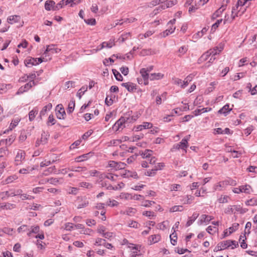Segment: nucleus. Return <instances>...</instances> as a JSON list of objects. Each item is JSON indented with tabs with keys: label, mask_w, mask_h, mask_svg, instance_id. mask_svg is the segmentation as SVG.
I'll return each instance as SVG.
<instances>
[{
	"label": "nucleus",
	"mask_w": 257,
	"mask_h": 257,
	"mask_svg": "<svg viewBox=\"0 0 257 257\" xmlns=\"http://www.w3.org/2000/svg\"><path fill=\"white\" fill-rule=\"evenodd\" d=\"M211 56L210 53L208 52L207 51L205 53H204L199 59L198 61L199 63H202L206 61H208L210 57Z\"/></svg>",
	"instance_id": "e433bc0d"
},
{
	"label": "nucleus",
	"mask_w": 257,
	"mask_h": 257,
	"mask_svg": "<svg viewBox=\"0 0 257 257\" xmlns=\"http://www.w3.org/2000/svg\"><path fill=\"white\" fill-rule=\"evenodd\" d=\"M16 139V136L15 135H11L6 140V145L10 146L14 142Z\"/></svg>",
	"instance_id": "bf43d9fd"
},
{
	"label": "nucleus",
	"mask_w": 257,
	"mask_h": 257,
	"mask_svg": "<svg viewBox=\"0 0 257 257\" xmlns=\"http://www.w3.org/2000/svg\"><path fill=\"white\" fill-rule=\"evenodd\" d=\"M56 169L55 166H51L47 168L46 170H44L43 173H42L43 176H48L52 173L56 174Z\"/></svg>",
	"instance_id": "473e14b6"
},
{
	"label": "nucleus",
	"mask_w": 257,
	"mask_h": 257,
	"mask_svg": "<svg viewBox=\"0 0 257 257\" xmlns=\"http://www.w3.org/2000/svg\"><path fill=\"white\" fill-rule=\"evenodd\" d=\"M68 169L71 171L77 172H83V171L87 170V168L86 167H77L76 168L72 167Z\"/></svg>",
	"instance_id": "4d7b16f0"
},
{
	"label": "nucleus",
	"mask_w": 257,
	"mask_h": 257,
	"mask_svg": "<svg viewBox=\"0 0 257 257\" xmlns=\"http://www.w3.org/2000/svg\"><path fill=\"white\" fill-rule=\"evenodd\" d=\"M212 108L211 107H205L201 109H197L194 110L193 113L195 116H198L202 113L207 112L211 111Z\"/></svg>",
	"instance_id": "c756f323"
},
{
	"label": "nucleus",
	"mask_w": 257,
	"mask_h": 257,
	"mask_svg": "<svg viewBox=\"0 0 257 257\" xmlns=\"http://www.w3.org/2000/svg\"><path fill=\"white\" fill-rule=\"evenodd\" d=\"M190 139V135H188L184 137L182 141L178 144H176L173 145V147L171 149V151H174L175 150H178L181 149L185 151V153L187 152L186 149L188 147V141Z\"/></svg>",
	"instance_id": "f03ea898"
},
{
	"label": "nucleus",
	"mask_w": 257,
	"mask_h": 257,
	"mask_svg": "<svg viewBox=\"0 0 257 257\" xmlns=\"http://www.w3.org/2000/svg\"><path fill=\"white\" fill-rule=\"evenodd\" d=\"M20 121V119L18 117L15 118L13 119L10 125L9 131H12L13 129H14L19 123V122Z\"/></svg>",
	"instance_id": "a18cd8bd"
},
{
	"label": "nucleus",
	"mask_w": 257,
	"mask_h": 257,
	"mask_svg": "<svg viewBox=\"0 0 257 257\" xmlns=\"http://www.w3.org/2000/svg\"><path fill=\"white\" fill-rule=\"evenodd\" d=\"M232 240H227L220 242V245L223 249H225L231 246Z\"/></svg>",
	"instance_id": "de8ad7c7"
},
{
	"label": "nucleus",
	"mask_w": 257,
	"mask_h": 257,
	"mask_svg": "<svg viewBox=\"0 0 257 257\" xmlns=\"http://www.w3.org/2000/svg\"><path fill=\"white\" fill-rule=\"evenodd\" d=\"M126 164L120 162H117L113 161V170H121L125 168Z\"/></svg>",
	"instance_id": "c9c22d12"
},
{
	"label": "nucleus",
	"mask_w": 257,
	"mask_h": 257,
	"mask_svg": "<svg viewBox=\"0 0 257 257\" xmlns=\"http://www.w3.org/2000/svg\"><path fill=\"white\" fill-rule=\"evenodd\" d=\"M225 10V6H221L219 9L216 10L212 15L211 19L214 20L220 17L223 11Z\"/></svg>",
	"instance_id": "a878e982"
},
{
	"label": "nucleus",
	"mask_w": 257,
	"mask_h": 257,
	"mask_svg": "<svg viewBox=\"0 0 257 257\" xmlns=\"http://www.w3.org/2000/svg\"><path fill=\"white\" fill-rule=\"evenodd\" d=\"M75 228V225L72 223H66L64 224V229L67 231H71Z\"/></svg>",
	"instance_id": "5fc2aeb1"
},
{
	"label": "nucleus",
	"mask_w": 257,
	"mask_h": 257,
	"mask_svg": "<svg viewBox=\"0 0 257 257\" xmlns=\"http://www.w3.org/2000/svg\"><path fill=\"white\" fill-rule=\"evenodd\" d=\"M241 193H244L247 194H250L253 192L252 187L248 184L240 186Z\"/></svg>",
	"instance_id": "393cba45"
},
{
	"label": "nucleus",
	"mask_w": 257,
	"mask_h": 257,
	"mask_svg": "<svg viewBox=\"0 0 257 257\" xmlns=\"http://www.w3.org/2000/svg\"><path fill=\"white\" fill-rule=\"evenodd\" d=\"M38 110L37 108H35L30 111L29 113V120L32 121L35 118L36 114L38 113Z\"/></svg>",
	"instance_id": "49530a36"
},
{
	"label": "nucleus",
	"mask_w": 257,
	"mask_h": 257,
	"mask_svg": "<svg viewBox=\"0 0 257 257\" xmlns=\"http://www.w3.org/2000/svg\"><path fill=\"white\" fill-rule=\"evenodd\" d=\"M170 238L171 240V243L175 245L177 243V234L175 232V230H174V232L171 233L170 235Z\"/></svg>",
	"instance_id": "3c124183"
},
{
	"label": "nucleus",
	"mask_w": 257,
	"mask_h": 257,
	"mask_svg": "<svg viewBox=\"0 0 257 257\" xmlns=\"http://www.w3.org/2000/svg\"><path fill=\"white\" fill-rule=\"evenodd\" d=\"M153 127V124L149 122H143L142 124L138 125L134 127L136 132L142 131L143 130L149 129Z\"/></svg>",
	"instance_id": "9b49d317"
},
{
	"label": "nucleus",
	"mask_w": 257,
	"mask_h": 257,
	"mask_svg": "<svg viewBox=\"0 0 257 257\" xmlns=\"http://www.w3.org/2000/svg\"><path fill=\"white\" fill-rule=\"evenodd\" d=\"M161 239V236L159 234H154L151 235L148 239V241L151 244L159 242Z\"/></svg>",
	"instance_id": "bb28decb"
},
{
	"label": "nucleus",
	"mask_w": 257,
	"mask_h": 257,
	"mask_svg": "<svg viewBox=\"0 0 257 257\" xmlns=\"http://www.w3.org/2000/svg\"><path fill=\"white\" fill-rule=\"evenodd\" d=\"M56 120L53 114H50L47 120V124L49 125H52L55 123Z\"/></svg>",
	"instance_id": "774afa93"
},
{
	"label": "nucleus",
	"mask_w": 257,
	"mask_h": 257,
	"mask_svg": "<svg viewBox=\"0 0 257 257\" xmlns=\"http://www.w3.org/2000/svg\"><path fill=\"white\" fill-rule=\"evenodd\" d=\"M224 49V45L222 43L219 44L217 46L213 49H209L208 51L210 53L211 56H215L219 54Z\"/></svg>",
	"instance_id": "f8f14e48"
},
{
	"label": "nucleus",
	"mask_w": 257,
	"mask_h": 257,
	"mask_svg": "<svg viewBox=\"0 0 257 257\" xmlns=\"http://www.w3.org/2000/svg\"><path fill=\"white\" fill-rule=\"evenodd\" d=\"M246 206H256L257 205V196L253 197L245 202Z\"/></svg>",
	"instance_id": "c03bdc74"
},
{
	"label": "nucleus",
	"mask_w": 257,
	"mask_h": 257,
	"mask_svg": "<svg viewBox=\"0 0 257 257\" xmlns=\"http://www.w3.org/2000/svg\"><path fill=\"white\" fill-rule=\"evenodd\" d=\"M209 222L208 215L203 214L200 216L199 220L198 221V224L200 225L205 223L207 224Z\"/></svg>",
	"instance_id": "f704fd0d"
},
{
	"label": "nucleus",
	"mask_w": 257,
	"mask_h": 257,
	"mask_svg": "<svg viewBox=\"0 0 257 257\" xmlns=\"http://www.w3.org/2000/svg\"><path fill=\"white\" fill-rule=\"evenodd\" d=\"M45 8L47 11H56L57 8L53 1H47L45 4Z\"/></svg>",
	"instance_id": "a211bd4d"
},
{
	"label": "nucleus",
	"mask_w": 257,
	"mask_h": 257,
	"mask_svg": "<svg viewBox=\"0 0 257 257\" xmlns=\"http://www.w3.org/2000/svg\"><path fill=\"white\" fill-rule=\"evenodd\" d=\"M40 231V228L39 225H37L32 226L27 232V235L30 237L32 236L33 233L38 234Z\"/></svg>",
	"instance_id": "4be33fe9"
},
{
	"label": "nucleus",
	"mask_w": 257,
	"mask_h": 257,
	"mask_svg": "<svg viewBox=\"0 0 257 257\" xmlns=\"http://www.w3.org/2000/svg\"><path fill=\"white\" fill-rule=\"evenodd\" d=\"M140 115V113L136 112L130 117L126 116L121 117L113 124V130H115V131L122 130L125 127L124 123L125 122H133L136 121Z\"/></svg>",
	"instance_id": "f257e3e1"
},
{
	"label": "nucleus",
	"mask_w": 257,
	"mask_h": 257,
	"mask_svg": "<svg viewBox=\"0 0 257 257\" xmlns=\"http://www.w3.org/2000/svg\"><path fill=\"white\" fill-rule=\"evenodd\" d=\"M75 105V100L74 99L71 100L68 104V112L71 113L74 110Z\"/></svg>",
	"instance_id": "6e6d98bb"
},
{
	"label": "nucleus",
	"mask_w": 257,
	"mask_h": 257,
	"mask_svg": "<svg viewBox=\"0 0 257 257\" xmlns=\"http://www.w3.org/2000/svg\"><path fill=\"white\" fill-rule=\"evenodd\" d=\"M184 210L183 206L182 205H176L171 207L169 209L170 212H175L177 211H182Z\"/></svg>",
	"instance_id": "09e8293b"
},
{
	"label": "nucleus",
	"mask_w": 257,
	"mask_h": 257,
	"mask_svg": "<svg viewBox=\"0 0 257 257\" xmlns=\"http://www.w3.org/2000/svg\"><path fill=\"white\" fill-rule=\"evenodd\" d=\"M78 201H79V203L77 205V208L78 209L84 208L87 206L89 204L88 201L84 198H78Z\"/></svg>",
	"instance_id": "b1692460"
},
{
	"label": "nucleus",
	"mask_w": 257,
	"mask_h": 257,
	"mask_svg": "<svg viewBox=\"0 0 257 257\" xmlns=\"http://www.w3.org/2000/svg\"><path fill=\"white\" fill-rule=\"evenodd\" d=\"M157 52L156 50L152 49L151 48L144 49L142 50L140 52V55L142 56L152 55L156 54Z\"/></svg>",
	"instance_id": "aec40b11"
},
{
	"label": "nucleus",
	"mask_w": 257,
	"mask_h": 257,
	"mask_svg": "<svg viewBox=\"0 0 257 257\" xmlns=\"http://www.w3.org/2000/svg\"><path fill=\"white\" fill-rule=\"evenodd\" d=\"M56 110H58L56 112V116L58 119H64L66 115L65 110L62 107V105L59 104L56 106Z\"/></svg>",
	"instance_id": "4468645a"
},
{
	"label": "nucleus",
	"mask_w": 257,
	"mask_h": 257,
	"mask_svg": "<svg viewBox=\"0 0 257 257\" xmlns=\"http://www.w3.org/2000/svg\"><path fill=\"white\" fill-rule=\"evenodd\" d=\"M218 84V82L216 81H214L213 82H211L209 85V86L207 88L206 90V92L207 93H209L211 92H212L215 88V86L217 85Z\"/></svg>",
	"instance_id": "a19ab883"
},
{
	"label": "nucleus",
	"mask_w": 257,
	"mask_h": 257,
	"mask_svg": "<svg viewBox=\"0 0 257 257\" xmlns=\"http://www.w3.org/2000/svg\"><path fill=\"white\" fill-rule=\"evenodd\" d=\"M227 186L225 180L219 181L214 184L213 189L215 191H221Z\"/></svg>",
	"instance_id": "2eb2a0df"
},
{
	"label": "nucleus",
	"mask_w": 257,
	"mask_h": 257,
	"mask_svg": "<svg viewBox=\"0 0 257 257\" xmlns=\"http://www.w3.org/2000/svg\"><path fill=\"white\" fill-rule=\"evenodd\" d=\"M131 33L130 32H124L122 33L116 41V42L121 43L125 40H128L131 37Z\"/></svg>",
	"instance_id": "6ab92c4d"
},
{
	"label": "nucleus",
	"mask_w": 257,
	"mask_h": 257,
	"mask_svg": "<svg viewBox=\"0 0 257 257\" xmlns=\"http://www.w3.org/2000/svg\"><path fill=\"white\" fill-rule=\"evenodd\" d=\"M153 151L151 150H146L144 153L141 154L143 158H150L152 155Z\"/></svg>",
	"instance_id": "13d9d810"
},
{
	"label": "nucleus",
	"mask_w": 257,
	"mask_h": 257,
	"mask_svg": "<svg viewBox=\"0 0 257 257\" xmlns=\"http://www.w3.org/2000/svg\"><path fill=\"white\" fill-rule=\"evenodd\" d=\"M119 143V140H114L113 141V145L116 146V149L115 151L113 152V156H120V157H123L125 154L126 153V149L127 147L122 144L120 145L119 147H117V145Z\"/></svg>",
	"instance_id": "7ed1b4c3"
},
{
	"label": "nucleus",
	"mask_w": 257,
	"mask_h": 257,
	"mask_svg": "<svg viewBox=\"0 0 257 257\" xmlns=\"http://www.w3.org/2000/svg\"><path fill=\"white\" fill-rule=\"evenodd\" d=\"M137 210L133 207H127L124 210H121L120 213L123 215H127L130 216H134L137 213Z\"/></svg>",
	"instance_id": "f3484780"
},
{
	"label": "nucleus",
	"mask_w": 257,
	"mask_h": 257,
	"mask_svg": "<svg viewBox=\"0 0 257 257\" xmlns=\"http://www.w3.org/2000/svg\"><path fill=\"white\" fill-rule=\"evenodd\" d=\"M87 89V87L86 86L82 87L78 91L77 93V96L79 97V99L81 98V96L83 95L85 91H86Z\"/></svg>",
	"instance_id": "680f3d73"
},
{
	"label": "nucleus",
	"mask_w": 257,
	"mask_h": 257,
	"mask_svg": "<svg viewBox=\"0 0 257 257\" xmlns=\"http://www.w3.org/2000/svg\"><path fill=\"white\" fill-rule=\"evenodd\" d=\"M123 175L126 178H133L137 179L139 178L137 173L135 171L125 170Z\"/></svg>",
	"instance_id": "5701e85b"
},
{
	"label": "nucleus",
	"mask_w": 257,
	"mask_h": 257,
	"mask_svg": "<svg viewBox=\"0 0 257 257\" xmlns=\"http://www.w3.org/2000/svg\"><path fill=\"white\" fill-rule=\"evenodd\" d=\"M121 85L125 87L130 92H133L137 89L136 84L131 82L123 83Z\"/></svg>",
	"instance_id": "cd10ccee"
},
{
	"label": "nucleus",
	"mask_w": 257,
	"mask_h": 257,
	"mask_svg": "<svg viewBox=\"0 0 257 257\" xmlns=\"http://www.w3.org/2000/svg\"><path fill=\"white\" fill-rule=\"evenodd\" d=\"M225 181H226L227 186H234L237 184L236 181L230 178H228L227 179H225Z\"/></svg>",
	"instance_id": "e2e57ef3"
},
{
	"label": "nucleus",
	"mask_w": 257,
	"mask_h": 257,
	"mask_svg": "<svg viewBox=\"0 0 257 257\" xmlns=\"http://www.w3.org/2000/svg\"><path fill=\"white\" fill-rule=\"evenodd\" d=\"M231 110V109L229 108V105L226 104L218 110V113L226 115Z\"/></svg>",
	"instance_id": "72a5a7b5"
},
{
	"label": "nucleus",
	"mask_w": 257,
	"mask_h": 257,
	"mask_svg": "<svg viewBox=\"0 0 257 257\" xmlns=\"http://www.w3.org/2000/svg\"><path fill=\"white\" fill-rule=\"evenodd\" d=\"M140 74H141V76H142L144 80V84L147 85L148 84V80L150 79V76L149 75L148 70H147L146 68H142L140 70Z\"/></svg>",
	"instance_id": "412c9836"
},
{
	"label": "nucleus",
	"mask_w": 257,
	"mask_h": 257,
	"mask_svg": "<svg viewBox=\"0 0 257 257\" xmlns=\"http://www.w3.org/2000/svg\"><path fill=\"white\" fill-rule=\"evenodd\" d=\"M128 226L130 227L138 228L140 227L141 225L138 222L132 220L128 223Z\"/></svg>",
	"instance_id": "052dcab7"
},
{
	"label": "nucleus",
	"mask_w": 257,
	"mask_h": 257,
	"mask_svg": "<svg viewBox=\"0 0 257 257\" xmlns=\"http://www.w3.org/2000/svg\"><path fill=\"white\" fill-rule=\"evenodd\" d=\"M52 108V104L51 103H49L44 106L40 112V116H44L47 111H50Z\"/></svg>",
	"instance_id": "2f4dec72"
},
{
	"label": "nucleus",
	"mask_w": 257,
	"mask_h": 257,
	"mask_svg": "<svg viewBox=\"0 0 257 257\" xmlns=\"http://www.w3.org/2000/svg\"><path fill=\"white\" fill-rule=\"evenodd\" d=\"M21 20V17L18 15L11 16L8 18V22L11 24H13L19 22Z\"/></svg>",
	"instance_id": "7c9ffc66"
},
{
	"label": "nucleus",
	"mask_w": 257,
	"mask_h": 257,
	"mask_svg": "<svg viewBox=\"0 0 257 257\" xmlns=\"http://www.w3.org/2000/svg\"><path fill=\"white\" fill-rule=\"evenodd\" d=\"M241 209L239 205H229L224 210V213L227 214L235 213V212H239Z\"/></svg>",
	"instance_id": "6e6552de"
},
{
	"label": "nucleus",
	"mask_w": 257,
	"mask_h": 257,
	"mask_svg": "<svg viewBox=\"0 0 257 257\" xmlns=\"http://www.w3.org/2000/svg\"><path fill=\"white\" fill-rule=\"evenodd\" d=\"M36 85L35 82H33L32 81H29L28 83H26L24 86H21L18 91L17 92V94H21L25 92H27L33 86Z\"/></svg>",
	"instance_id": "423d86ee"
},
{
	"label": "nucleus",
	"mask_w": 257,
	"mask_h": 257,
	"mask_svg": "<svg viewBox=\"0 0 257 257\" xmlns=\"http://www.w3.org/2000/svg\"><path fill=\"white\" fill-rule=\"evenodd\" d=\"M90 154V153H88L78 156L75 159V161L76 162H81L86 161L89 159Z\"/></svg>",
	"instance_id": "58836bf2"
},
{
	"label": "nucleus",
	"mask_w": 257,
	"mask_h": 257,
	"mask_svg": "<svg viewBox=\"0 0 257 257\" xmlns=\"http://www.w3.org/2000/svg\"><path fill=\"white\" fill-rule=\"evenodd\" d=\"M239 227V224L238 223H234L232 224V226L229 227L228 231L229 234H231L233 232L237 230Z\"/></svg>",
	"instance_id": "603ef678"
},
{
	"label": "nucleus",
	"mask_w": 257,
	"mask_h": 257,
	"mask_svg": "<svg viewBox=\"0 0 257 257\" xmlns=\"http://www.w3.org/2000/svg\"><path fill=\"white\" fill-rule=\"evenodd\" d=\"M194 199V197L191 195H187L182 196L180 199L181 202L183 204H190Z\"/></svg>",
	"instance_id": "dca6fc26"
},
{
	"label": "nucleus",
	"mask_w": 257,
	"mask_h": 257,
	"mask_svg": "<svg viewBox=\"0 0 257 257\" xmlns=\"http://www.w3.org/2000/svg\"><path fill=\"white\" fill-rule=\"evenodd\" d=\"M199 214L197 213H194L192 216L188 218L187 222H186V227H188L190 226L194 221L197 219L198 217Z\"/></svg>",
	"instance_id": "4c0bfd02"
},
{
	"label": "nucleus",
	"mask_w": 257,
	"mask_h": 257,
	"mask_svg": "<svg viewBox=\"0 0 257 257\" xmlns=\"http://www.w3.org/2000/svg\"><path fill=\"white\" fill-rule=\"evenodd\" d=\"M17 191H18V194H19V196L20 198L21 199H22V200H31L32 199H34V197L31 196V195H28L27 194H20V193L22 192L21 190H18Z\"/></svg>",
	"instance_id": "37998d69"
},
{
	"label": "nucleus",
	"mask_w": 257,
	"mask_h": 257,
	"mask_svg": "<svg viewBox=\"0 0 257 257\" xmlns=\"http://www.w3.org/2000/svg\"><path fill=\"white\" fill-rule=\"evenodd\" d=\"M18 191L14 190H10L8 191L3 192L0 193V199H5L11 196H15L19 195Z\"/></svg>",
	"instance_id": "ddd939ff"
},
{
	"label": "nucleus",
	"mask_w": 257,
	"mask_h": 257,
	"mask_svg": "<svg viewBox=\"0 0 257 257\" xmlns=\"http://www.w3.org/2000/svg\"><path fill=\"white\" fill-rule=\"evenodd\" d=\"M75 229H80L81 234L90 235L93 232L92 230L89 228H85L84 226L81 224H77L75 225Z\"/></svg>",
	"instance_id": "9d476101"
},
{
	"label": "nucleus",
	"mask_w": 257,
	"mask_h": 257,
	"mask_svg": "<svg viewBox=\"0 0 257 257\" xmlns=\"http://www.w3.org/2000/svg\"><path fill=\"white\" fill-rule=\"evenodd\" d=\"M230 197L226 195H221L217 199V201L219 203H226L228 202Z\"/></svg>",
	"instance_id": "ea45409f"
},
{
	"label": "nucleus",
	"mask_w": 257,
	"mask_h": 257,
	"mask_svg": "<svg viewBox=\"0 0 257 257\" xmlns=\"http://www.w3.org/2000/svg\"><path fill=\"white\" fill-rule=\"evenodd\" d=\"M222 21V19L218 20L214 24L212 25L211 29V32L212 33H214L216 31Z\"/></svg>",
	"instance_id": "864d4df0"
},
{
	"label": "nucleus",
	"mask_w": 257,
	"mask_h": 257,
	"mask_svg": "<svg viewBox=\"0 0 257 257\" xmlns=\"http://www.w3.org/2000/svg\"><path fill=\"white\" fill-rule=\"evenodd\" d=\"M217 230L216 227H212L211 226H209L206 228V231L210 234H213Z\"/></svg>",
	"instance_id": "338daca9"
},
{
	"label": "nucleus",
	"mask_w": 257,
	"mask_h": 257,
	"mask_svg": "<svg viewBox=\"0 0 257 257\" xmlns=\"http://www.w3.org/2000/svg\"><path fill=\"white\" fill-rule=\"evenodd\" d=\"M1 233H4L10 235H13L14 230L13 228L10 227H4L1 230Z\"/></svg>",
	"instance_id": "8fccbe9b"
},
{
	"label": "nucleus",
	"mask_w": 257,
	"mask_h": 257,
	"mask_svg": "<svg viewBox=\"0 0 257 257\" xmlns=\"http://www.w3.org/2000/svg\"><path fill=\"white\" fill-rule=\"evenodd\" d=\"M215 59L216 57L214 56H211L208 61L204 64L203 67L204 68L209 67L210 66L211 64H212L214 62Z\"/></svg>",
	"instance_id": "0e129e2a"
},
{
	"label": "nucleus",
	"mask_w": 257,
	"mask_h": 257,
	"mask_svg": "<svg viewBox=\"0 0 257 257\" xmlns=\"http://www.w3.org/2000/svg\"><path fill=\"white\" fill-rule=\"evenodd\" d=\"M25 158V153L24 151L19 150L15 157V163L17 165H20Z\"/></svg>",
	"instance_id": "1a4fd4ad"
},
{
	"label": "nucleus",
	"mask_w": 257,
	"mask_h": 257,
	"mask_svg": "<svg viewBox=\"0 0 257 257\" xmlns=\"http://www.w3.org/2000/svg\"><path fill=\"white\" fill-rule=\"evenodd\" d=\"M60 51H61V49L56 47L55 46H54L53 45H49L47 46L43 55L45 56V57H46L47 54H49L48 55V56H49L50 55H51L55 53H58Z\"/></svg>",
	"instance_id": "39448f33"
},
{
	"label": "nucleus",
	"mask_w": 257,
	"mask_h": 257,
	"mask_svg": "<svg viewBox=\"0 0 257 257\" xmlns=\"http://www.w3.org/2000/svg\"><path fill=\"white\" fill-rule=\"evenodd\" d=\"M164 77V74L161 73H152L150 76L151 80L161 79Z\"/></svg>",
	"instance_id": "79ce46f5"
},
{
	"label": "nucleus",
	"mask_w": 257,
	"mask_h": 257,
	"mask_svg": "<svg viewBox=\"0 0 257 257\" xmlns=\"http://www.w3.org/2000/svg\"><path fill=\"white\" fill-rule=\"evenodd\" d=\"M128 247L132 249V253L130 257H141L142 253L141 252V245H136L133 243H128Z\"/></svg>",
	"instance_id": "20e7f679"
},
{
	"label": "nucleus",
	"mask_w": 257,
	"mask_h": 257,
	"mask_svg": "<svg viewBox=\"0 0 257 257\" xmlns=\"http://www.w3.org/2000/svg\"><path fill=\"white\" fill-rule=\"evenodd\" d=\"M239 7L236 4L235 6L232 7L231 11V18L232 20L238 16L242 15L246 11V9H244L241 11H239Z\"/></svg>",
	"instance_id": "0eeeda50"
},
{
	"label": "nucleus",
	"mask_w": 257,
	"mask_h": 257,
	"mask_svg": "<svg viewBox=\"0 0 257 257\" xmlns=\"http://www.w3.org/2000/svg\"><path fill=\"white\" fill-rule=\"evenodd\" d=\"M79 186L80 187L86 188L90 189L92 188V185L88 182H82L79 184Z\"/></svg>",
	"instance_id": "69168bd1"
},
{
	"label": "nucleus",
	"mask_w": 257,
	"mask_h": 257,
	"mask_svg": "<svg viewBox=\"0 0 257 257\" xmlns=\"http://www.w3.org/2000/svg\"><path fill=\"white\" fill-rule=\"evenodd\" d=\"M37 60L34 58L28 57L25 60V64L27 67H30L37 65Z\"/></svg>",
	"instance_id": "c85d7f7f"
}]
</instances>
